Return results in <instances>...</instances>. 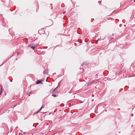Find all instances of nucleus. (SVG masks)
<instances>
[{
    "instance_id": "nucleus-1",
    "label": "nucleus",
    "mask_w": 135,
    "mask_h": 135,
    "mask_svg": "<svg viewBox=\"0 0 135 135\" xmlns=\"http://www.w3.org/2000/svg\"><path fill=\"white\" fill-rule=\"evenodd\" d=\"M42 80H38L36 82V83L37 84L42 83L41 82H42Z\"/></svg>"
},
{
    "instance_id": "nucleus-2",
    "label": "nucleus",
    "mask_w": 135,
    "mask_h": 135,
    "mask_svg": "<svg viewBox=\"0 0 135 135\" xmlns=\"http://www.w3.org/2000/svg\"><path fill=\"white\" fill-rule=\"evenodd\" d=\"M42 107L40 108L35 113V114H36L37 113H38L39 112H40L42 109Z\"/></svg>"
},
{
    "instance_id": "nucleus-3",
    "label": "nucleus",
    "mask_w": 135,
    "mask_h": 135,
    "mask_svg": "<svg viewBox=\"0 0 135 135\" xmlns=\"http://www.w3.org/2000/svg\"><path fill=\"white\" fill-rule=\"evenodd\" d=\"M2 87L1 86V89H0V95L2 94Z\"/></svg>"
},
{
    "instance_id": "nucleus-4",
    "label": "nucleus",
    "mask_w": 135,
    "mask_h": 135,
    "mask_svg": "<svg viewBox=\"0 0 135 135\" xmlns=\"http://www.w3.org/2000/svg\"><path fill=\"white\" fill-rule=\"evenodd\" d=\"M35 46H32L31 47V48L33 49H34L35 48Z\"/></svg>"
},
{
    "instance_id": "nucleus-5",
    "label": "nucleus",
    "mask_w": 135,
    "mask_h": 135,
    "mask_svg": "<svg viewBox=\"0 0 135 135\" xmlns=\"http://www.w3.org/2000/svg\"><path fill=\"white\" fill-rule=\"evenodd\" d=\"M52 96H53V97H55L56 96V95H54V94H52Z\"/></svg>"
},
{
    "instance_id": "nucleus-6",
    "label": "nucleus",
    "mask_w": 135,
    "mask_h": 135,
    "mask_svg": "<svg viewBox=\"0 0 135 135\" xmlns=\"http://www.w3.org/2000/svg\"><path fill=\"white\" fill-rule=\"evenodd\" d=\"M58 86L55 89H54V91H55L56 90V89L57 88V87H58Z\"/></svg>"
},
{
    "instance_id": "nucleus-7",
    "label": "nucleus",
    "mask_w": 135,
    "mask_h": 135,
    "mask_svg": "<svg viewBox=\"0 0 135 135\" xmlns=\"http://www.w3.org/2000/svg\"><path fill=\"white\" fill-rule=\"evenodd\" d=\"M19 52H17V54L18 55L19 54Z\"/></svg>"
},
{
    "instance_id": "nucleus-8",
    "label": "nucleus",
    "mask_w": 135,
    "mask_h": 135,
    "mask_svg": "<svg viewBox=\"0 0 135 135\" xmlns=\"http://www.w3.org/2000/svg\"><path fill=\"white\" fill-rule=\"evenodd\" d=\"M10 81H11V82H12V80H10Z\"/></svg>"
},
{
    "instance_id": "nucleus-9",
    "label": "nucleus",
    "mask_w": 135,
    "mask_h": 135,
    "mask_svg": "<svg viewBox=\"0 0 135 135\" xmlns=\"http://www.w3.org/2000/svg\"><path fill=\"white\" fill-rule=\"evenodd\" d=\"M17 127H17H17H16V128H17Z\"/></svg>"
},
{
    "instance_id": "nucleus-10",
    "label": "nucleus",
    "mask_w": 135,
    "mask_h": 135,
    "mask_svg": "<svg viewBox=\"0 0 135 135\" xmlns=\"http://www.w3.org/2000/svg\"><path fill=\"white\" fill-rule=\"evenodd\" d=\"M21 132H22V130H21Z\"/></svg>"
}]
</instances>
